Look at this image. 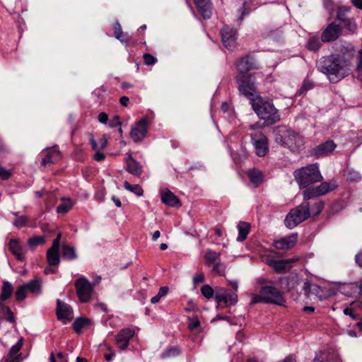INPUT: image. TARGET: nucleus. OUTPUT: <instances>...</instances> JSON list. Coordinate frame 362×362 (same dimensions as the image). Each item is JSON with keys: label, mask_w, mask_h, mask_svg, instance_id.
<instances>
[{"label": "nucleus", "mask_w": 362, "mask_h": 362, "mask_svg": "<svg viewBox=\"0 0 362 362\" xmlns=\"http://www.w3.org/2000/svg\"><path fill=\"white\" fill-rule=\"evenodd\" d=\"M317 69L326 74L332 83L341 81L349 71L346 61L338 54H332L322 58L317 63Z\"/></svg>", "instance_id": "obj_1"}, {"label": "nucleus", "mask_w": 362, "mask_h": 362, "mask_svg": "<svg viewBox=\"0 0 362 362\" xmlns=\"http://www.w3.org/2000/svg\"><path fill=\"white\" fill-rule=\"evenodd\" d=\"M251 104L258 117L264 121V126H272L280 121L279 111L276 108L272 100L259 98L257 101L252 100Z\"/></svg>", "instance_id": "obj_2"}, {"label": "nucleus", "mask_w": 362, "mask_h": 362, "mask_svg": "<svg viewBox=\"0 0 362 362\" xmlns=\"http://www.w3.org/2000/svg\"><path fill=\"white\" fill-rule=\"evenodd\" d=\"M274 132L276 142L292 151L299 150L303 145L300 135L286 126L277 127Z\"/></svg>", "instance_id": "obj_3"}, {"label": "nucleus", "mask_w": 362, "mask_h": 362, "mask_svg": "<svg viewBox=\"0 0 362 362\" xmlns=\"http://www.w3.org/2000/svg\"><path fill=\"white\" fill-rule=\"evenodd\" d=\"M293 175L300 188H309L310 185L320 182L322 176L317 163L308 165L294 171Z\"/></svg>", "instance_id": "obj_4"}, {"label": "nucleus", "mask_w": 362, "mask_h": 362, "mask_svg": "<svg viewBox=\"0 0 362 362\" xmlns=\"http://www.w3.org/2000/svg\"><path fill=\"white\" fill-rule=\"evenodd\" d=\"M310 217V202L308 200H305V198L303 197V203L291 209L286 215L284 220V224L288 228L292 229Z\"/></svg>", "instance_id": "obj_5"}, {"label": "nucleus", "mask_w": 362, "mask_h": 362, "mask_svg": "<svg viewBox=\"0 0 362 362\" xmlns=\"http://www.w3.org/2000/svg\"><path fill=\"white\" fill-rule=\"evenodd\" d=\"M235 81L240 93L251 101L257 93V83L255 74H237Z\"/></svg>", "instance_id": "obj_6"}, {"label": "nucleus", "mask_w": 362, "mask_h": 362, "mask_svg": "<svg viewBox=\"0 0 362 362\" xmlns=\"http://www.w3.org/2000/svg\"><path fill=\"white\" fill-rule=\"evenodd\" d=\"M74 286L77 296L81 303H87L90 300L94 286L87 278L82 276L75 281Z\"/></svg>", "instance_id": "obj_7"}, {"label": "nucleus", "mask_w": 362, "mask_h": 362, "mask_svg": "<svg viewBox=\"0 0 362 362\" xmlns=\"http://www.w3.org/2000/svg\"><path fill=\"white\" fill-rule=\"evenodd\" d=\"M352 8L350 6H339L336 11V20L343 24L344 28L351 33H354L357 28L356 23L353 17H350Z\"/></svg>", "instance_id": "obj_8"}, {"label": "nucleus", "mask_w": 362, "mask_h": 362, "mask_svg": "<svg viewBox=\"0 0 362 362\" xmlns=\"http://www.w3.org/2000/svg\"><path fill=\"white\" fill-rule=\"evenodd\" d=\"M237 74H251L253 70L260 69V64L255 56L247 54L239 58L235 63Z\"/></svg>", "instance_id": "obj_9"}, {"label": "nucleus", "mask_w": 362, "mask_h": 362, "mask_svg": "<svg viewBox=\"0 0 362 362\" xmlns=\"http://www.w3.org/2000/svg\"><path fill=\"white\" fill-rule=\"evenodd\" d=\"M259 292L270 300V301H266V303L282 305L285 303L284 293L273 285L260 287Z\"/></svg>", "instance_id": "obj_10"}, {"label": "nucleus", "mask_w": 362, "mask_h": 362, "mask_svg": "<svg viewBox=\"0 0 362 362\" xmlns=\"http://www.w3.org/2000/svg\"><path fill=\"white\" fill-rule=\"evenodd\" d=\"M223 45L229 50H233L237 46V30L228 25H225L221 30Z\"/></svg>", "instance_id": "obj_11"}, {"label": "nucleus", "mask_w": 362, "mask_h": 362, "mask_svg": "<svg viewBox=\"0 0 362 362\" xmlns=\"http://www.w3.org/2000/svg\"><path fill=\"white\" fill-rule=\"evenodd\" d=\"M337 185L335 183L327 182H322L317 187H309L303 191V197L305 200H310L323 195L336 189Z\"/></svg>", "instance_id": "obj_12"}, {"label": "nucleus", "mask_w": 362, "mask_h": 362, "mask_svg": "<svg viewBox=\"0 0 362 362\" xmlns=\"http://www.w3.org/2000/svg\"><path fill=\"white\" fill-rule=\"evenodd\" d=\"M148 119L146 117H142L137 121L135 125L132 128L130 132V137L136 143L142 141L147 135V126Z\"/></svg>", "instance_id": "obj_13"}, {"label": "nucleus", "mask_w": 362, "mask_h": 362, "mask_svg": "<svg viewBox=\"0 0 362 362\" xmlns=\"http://www.w3.org/2000/svg\"><path fill=\"white\" fill-rule=\"evenodd\" d=\"M251 139L255 153L259 157L264 156L269 151L267 136L261 132H257L251 134Z\"/></svg>", "instance_id": "obj_14"}, {"label": "nucleus", "mask_w": 362, "mask_h": 362, "mask_svg": "<svg viewBox=\"0 0 362 362\" xmlns=\"http://www.w3.org/2000/svg\"><path fill=\"white\" fill-rule=\"evenodd\" d=\"M336 147L334 141L328 140L313 148L310 151V155L315 158L324 157L330 154Z\"/></svg>", "instance_id": "obj_15"}, {"label": "nucleus", "mask_w": 362, "mask_h": 362, "mask_svg": "<svg viewBox=\"0 0 362 362\" xmlns=\"http://www.w3.org/2000/svg\"><path fill=\"white\" fill-rule=\"evenodd\" d=\"M342 28L332 22L325 28L321 35V41L329 42L336 40L341 33Z\"/></svg>", "instance_id": "obj_16"}, {"label": "nucleus", "mask_w": 362, "mask_h": 362, "mask_svg": "<svg viewBox=\"0 0 362 362\" xmlns=\"http://www.w3.org/2000/svg\"><path fill=\"white\" fill-rule=\"evenodd\" d=\"M134 331L131 328L121 329L116 336V344L121 350L127 349L130 339L134 337Z\"/></svg>", "instance_id": "obj_17"}, {"label": "nucleus", "mask_w": 362, "mask_h": 362, "mask_svg": "<svg viewBox=\"0 0 362 362\" xmlns=\"http://www.w3.org/2000/svg\"><path fill=\"white\" fill-rule=\"evenodd\" d=\"M56 315L59 320H64L66 323L67 321H70L72 319L73 310L69 305L57 299Z\"/></svg>", "instance_id": "obj_18"}, {"label": "nucleus", "mask_w": 362, "mask_h": 362, "mask_svg": "<svg viewBox=\"0 0 362 362\" xmlns=\"http://www.w3.org/2000/svg\"><path fill=\"white\" fill-rule=\"evenodd\" d=\"M298 240V234L293 233L275 240L273 246L277 250H289L294 247Z\"/></svg>", "instance_id": "obj_19"}, {"label": "nucleus", "mask_w": 362, "mask_h": 362, "mask_svg": "<svg viewBox=\"0 0 362 362\" xmlns=\"http://www.w3.org/2000/svg\"><path fill=\"white\" fill-rule=\"evenodd\" d=\"M195 6L200 16L205 20L209 19L212 15V4L210 0H194Z\"/></svg>", "instance_id": "obj_20"}, {"label": "nucleus", "mask_w": 362, "mask_h": 362, "mask_svg": "<svg viewBox=\"0 0 362 362\" xmlns=\"http://www.w3.org/2000/svg\"><path fill=\"white\" fill-rule=\"evenodd\" d=\"M161 201L171 207H180L182 205L179 198L168 189L161 192Z\"/></svg>", "instance_id": "obj_21"}, {"label": "nucleus", "mask_w": 362, "mask_h": 362, "mask_svg": "<svg viewBox=\"0 0 362 362\" xmlns=\"http://www.w3.org/2000/svg\"><path fill=\"white\" fill-rule=\"evenodd\" d=\"M8 248L11 252L19 261H24L25 256L23 252V248L17 239L11 238L8 243Z\"/></svg>", "instance_id": "obj_22"}, {"label": "nucleus", "mask_w": 362, "mask_h": 362, "mask_svg": "<svg viewBox=\"0 0 362 362\" xmlns=\"http://www.w3.org/2000/svg\"><path fill=\"white\" fill-rule=\"evenodd\" d=\"M127 170L134 176H140L142 173V166L131 155L127 158Z\"/></svg>", "instance_id": "obj_23"}, {"label": "nucleus", "mask_w": 362, "mask_h": 362, "mask_svg": "<svg viewBox=\"0 0 362 362\" xmlns=\"http://www.w3.org/2000/svg\"><path fill=\"white\" fill-rule=\"evenodd\" d=\"M228 289L222 287H216L214 289V298L218 306L221 308L227 307V292Z\"/></svg>", "instance_id": "obj_24"}, {"label": "nucleus", "mask_w": 362, "mask_h": 362, "mask_svg": "<svg viewBox=\"0 0 362 362\" xmlns=\"http://www.w3.org/2000/svg\"><path fill=\"white\" fill-rule=\"evenodd\" d=\"M338 360V356L330 351H318L315 353L313 362H334Z\"/></svg>", "instance_id": "obj_25"}, {"label": "nucleus", "mask_w": 362, "mask_h": 362, "mask_svg": "<svg viewBox=\"0 0 362 362\" xmlns=\"http://www.w3.org/2000/svg\"><path fill=\"white\" fill-rule=\"evenodd\" d=\"M92 325V321L86 317H77L72 324L73 329L77 333L81 334L82 329L88 327Z\"/></svg>", "instance_id": "obj_26"}, {"label": "nucleus", "mask_w": 362, "mask_h": 362, "mask_svg": "<svg viewBox=\"0 0 362 362\" xmlns=\"http://www.w3.org/2000/svg\"><path fill=\"white\" fill-rule=\"evenodd\" d=\"M23 344V338L20 339L14 345H13L8 352V356L11 360L7 359L6 362H19L20 355L17 356Z\"/></svg>", "instance_id": "obj_27"}, {"label": "nucleus", "mask_w": 362, "mask_h": 362, "mask_svg": "<svg viewBox=\"0 0 362 362\" xmlns=\"http://www.w3.org/2000/svg\"><path fill=\"white\" fill-rule=\"evenodd\" d=\"M62 255L63 259L68 261L74 260L78 258L75 248L68 244L62 245Z\"/></svg>", "instance_id": "obj_28"}, {"label": "nucleus", "mask_w": 362, "mask_h": 362, "mask_svg": "<svg viewBox=\"0 0 362 362\" xmlns=\"http://www.w3.org/2000/svg\"><path fill=\"white\" fill-rule=\"evenodd\" d=\"M320 286L315 284H312L308 281L303 284V294L308 298H310L313 295L317 296L320 293Z\"/></svg>", "instance_id": "obj_29"}, {"label": "nucleus", "mask_w": 362, "mask_h": 362, "mask_svg": "<svg viewBox=\"0 0 362 362\" xmlns=\"http://www.w3.org/2000/svg\"><path fill=\"white\" fill-rule=\"evenodd\" d=\"M250 224L245 222L240 221L238 225V236L237 238V241L243 242L244 241L250 231Z\"/></svg>", "instance_id": "obj_30"}, {"label": "nucleus", "mask_w": 362, "mask_h": 362, "mask_svg": "<svg viewBox=\"0 0 362 362\" xmlns=\"http://www.w3.org/2000/svg\"><path fill=\"white\" fill-rule=\"evenodd\" d=\"M114 36L123 44H127L129 41V36L127 34H124L122 26L118 21L114 24Z\"/></svg>", "instance_id": "obj_31"}, {"label": "nucleus", "mask_w": 362, "mask_h": 362, "mask_svg": "<svg viewBox=\"0 0 362 362\" xmlns=\"http://www.w3.org/2000/svg\"><path fill=\"white\" fill-rule=\"evenodd\" d=\"M250 181L255 186L259 185L264 179L263 173L257 168H253L248 172Z\"/></svg>", "instance_id": "obj_32"}, {"label": "nucleus", "mask_w": 362, "mask_h": 362, "mask_svg": "<svg viewBox=\"0 0 362 362\" xmlns=\"http://www.w3.org/2000/svg\"><path fill=\"white\" fill-rule=\"evenodd\" d=\"M220 256V252H214L210 249L206 250L204 256L206 265L210 267L212 264L218 262Z\"/></svg>", "instance_id": "obj_33"}, {"label": "nucleus", "mask_w": 362, "mask_h": 362, "mask_svg": "<svg viewBox=\"0 0 362 362\" xmlns=\"http://www.w3.org/2000/svg\"><path fill=\"white\" fill-rule=\"evenodd\" d=\"M13 285L8 281H4L1 287V297L2 300H7L13 294Z\"/></svg>", "instance_id": "obj_34"}, {"label": "nucleus", "mask_w": 362, "mask_h": 362, "mask_svg": "<svg viewBox=\"0 0 362 362\" xmlns=\"http://www.w3.org/2000/svg\"><path fill=\"white\" fill-rule=\"evenodd\" d=\"M47 260L49 265L52 267L58 266L60 262V256L59 251L47 250Z\"/></svg>", "instance_id": "obj_35"}, {"label": "nucleus", "mask_w": 362, "mask_h": 362, "mask_svg": "<svg viewBox=\"0 0 362 362\" xmlns=\"http://www.w3.org/2000/svg\"><path fill=\"white\" fill-rule=\"evenodd\" d=\"M321 40H320L317 36H313L310 37L308 40L306 47L310 51L316 52L322 46Z\"/></svg>", "instance_id": "obj_36"}, {"label": "nucleus", "mask_w": 362, "mask_h": 362, "mask_svg": "<svg viewBox=\"0 0 362 362\" xmlns=\"http://www.w3.org/2000/svg\"><path fill=\"white\" fill-rule=\"evenodd\" d=\"M27 291H30L33 293H39L41 291V281L40 279H35L31 280L27 284H24Z\"/></svg>", "instance_id": "obj_37"}, {"label": "nucleus", "mask_w": 362, "mask_h": 362, "mask_svg": "<svg viewBox=\"0 0 362 362\" xmlns=\"http://www.w3.org/2000/svg\"><path fill=\"white\" fill-rule=\"evenodd\" d=\"M313 199L314 202H310V214H313L314 216H318L324 208V202L322 201H317Z\"/></svg>", "instance_id": "obj_38"}, {"label": "nucleus", "mask_w": 362, "mask_h": 362, "mask_svg": "<svg viewBox=\"0 0 362 362\" xmlns=\"http://www.w3.org/2000/svg\"><path fill=\"white\" fill-rule=\"evenodd\" d=\"M45 243V238L44 236L35 235L29 238L28 240V245L31 249H33L39 245H42Z\"/></svg>", "instance_id": "obj_39"}, {"label": "nucleus", "mask_w": 362, "mask_h": 362, "mask_svg": "<svg viewBox=\"0 0 362 362\" xmlns=\"http://www.w3.org/2000/svg\"><path fill=\"white\" fill-rule=\"evenodd\" d=\"M124 187L126 189H127V190L134 193L137 196H141L143 194V192H144V191H143L142 188L140 187V185H132V184H130L127 181H125L124 182Z\"/></svg>", "instance_id": "obj_40"}, {"label": "nucleus", "mask_w": 362, "mask_h": 362, "mask_svg": "<svg viewBox=\"0 0 362 362\" xmlns=\"http://www.w3.org/2000/svg\"><path fill=\"white\" fill-rule=\"evenodd\" d=\"M60 152L59 151H49L46 153L45 157L42 158L41 165L42 166H46L47 164L54 163V157L57 156L59 157Z\"/></svg>", "instance_id": "obj_41"}, {"label": "nucleus", "mask_w": 362, "mask_h": 362, "mask_svg": "<svg viewBox=\"0 0 362 362\" xmlns=\"http://www.w3.org/2000/svg\"><path fill=\"white\" fill-rule=\"evenodd\" d=\"M27 292L28 291L24 284L20 286L15 293V297L16 300L19 302L24 300L27 297Z\"/></svg>", "instance_id": "obj_42"}, {"label": "nucleus", "mask_w": 362, "mask_h": 362, "mask_svg": "<svg viewBox=\"0 0 362 362\" xmlns=\"http://www.w3.org/2000/svg\"><path fill=\"white\" fill-rule=\"evenodd\" d=\"M180 349L176 346H171L161 354L162 358H167L170 356H175L180 354Z\"/></svg>", "instance_id": "obj_43"}, {"label": "nucleus", "mask_w": 362, "mask_h": 362, "mask_svg": "<svg viewBox=\"0 0 362 362\" xmlns=\"http://www.w3.org/2000/svg\"><path fill=\"white\" fill-rule=\"evenodd\" d=\"M0 312L4 313L6 315V320L9 322H15V317L13 315V313L12 312L11 309L6 305H2V308L1 309Z\"/></svg>", "instance_id": "obj_44"}, {"label": "nucleus", "mask_w": 362, "mask_h": 362, "mask_svg": "<svg viewBox=\"0 0 362 362\" xmlns=\"http://www.w3.org/2000/svg\"><path fill=\"white\" fill-rule=\"evenodd\" d=\"M201 293L207 299L214 296V289L208 284H205L201 288Z\"/></svg>", "instance_id": "obj_45"}, {"label": "nucleus", "mask_w": 362, "mask_h": 362, "mask_svg": "<svg viewBox=\"0 0 362 362\" xmlns=\"http://www.w3.org/2000/svg\"><path fill=\"white\" fill-rule=\"evenodd\" d=\"M226 266L221 262L214 264L212 271L219 276H225Z\"/></svg>", "instance_id": "obj_46"}, {"label": "nucleus", "mask_w": 362, "mask_h": 362, "mask_svg": "<svg viewBox=\"0 0 362 362\" xmlns=\"http://www.w3.org/2000/svg\"><path fill=\"white\" fill-rule=\"evenodd\" d=\"M362 175L358 171L349 170L347 174V180L350 182H358L361 180Z\"/></svg>", "instance_id": "obj_47"}, {"label": "nucleus", "mask_w": 362, "mask_h": 362, "mask_svg": "<svg viewBox=\"0 0 362 362\" xmlns=\"http://www.w3.org/2000/svg\"><path fill=\"white\" fill-rule=\"evenodd\" d=\"M272 267L277 272H281L286 269L287 267V262L284 260H274L272 261Z\"/></svg>", "instance_id": "obj_48"}, {"label": "nucleus", "mask_w": 362, "mask_h": 362, "mask_svg": "<svg viewBox=\"0 0 362 362\" xmlns=\"http://www.w3.org/2000/svg\"><path fill=\"white\" fill-rule=\"evenodd\" d=\"M72 208L71 200L69 199L68 202L60 204L57 207V212L59 214H66Z\"/></svg>", "instance_id": "obj_49"}, {"label": "nucleus", "mask_w": 362, "mask_h": 362, "mask_svg": "<svg viewBox=\"0 0 362 362\" xmlns=\"http://www.w3.org/2000/svg\"><path fill=\"white\" fill-rule=\"evenodd\" d=\"M313 88V82L310 81H304L300 88L297 91L298 95H301L306 93L308 90H310Z\"/></svg>", "instance_id": "obj_50"}, {"label": "nucleus", "mask_w": 362, "mask_h": 362, "mask_svg": "<svg viewBox=\"0 0 362 362\" xmlns=\"http://www.w3.org/2000/svg\"><path fill=\"white\" fill-rule=\"evenodd\" d=\"M344 313L346 315H349L354 320L360 319L361 314L356 312V310L354 309L353 307H347L344 310Z\"/></svg>", "instance_id": "obj_51"}, {"label": "nucleus", "mask_w": 362, "mask_h": 362, "mask_svg": "<svg viewBox=\"0 0 362 362\" xmlns=\"http://www.w3.org/2000/svg\"><path fill=\"white\" fill-rule=\"evenodd\" d=\"M266 301H270L267 298L263 296V295L253 294L252 297V300L250 301V305H255L259 303H266Z\"/></svg>", "instance_id": "obj_52"}, {"label": "nucleus", "mask_w": 362, "mask_h": 362, "mask_svg": "<svg viewBox=\"0 0 362 362\" xmlns=\"http://www.w3.org/2000/svg\"><path fill=\"white\" fill-rule=\"evenodd\" d=\"M188 320L189 324L187 327L190 331H194L200 327V322L197 317L194 318L188 317Z\"/></svg>", "instance_id": "obj_53"}, {"label": "nucleus", "mask_w": 362, "mask_h": 362, "mask_svg": "<svg viewBox=\"0 0 362 362\" xmlns=\"http://www.w3.org/2000/svg\"><path fill=\"white\" fill-rule=\"evenodd\" d=\"M143 59L144 64L146 65H153L157 62V59L149 53H145Z\"/></svg>", "instance_id": "obj_54"}, {"label": "nucleus", "mask_w": 362, "mask_h": 362, "mask_svg": "<svg viewBox=\"0 0 362 362\" xmlns=\"http://www.w3.org/2000/svg\"><path fill=\"white\" fill-rule=\"evenodd\" d=\"M228 303L232 305L238 303V295L235 292H232L229 290L227 292V304Z\"/></svg>", "instance_id": "obj_55"}, {"label": "nucleus", "mask_w": 362, "mask_h": 362, "mask_svg": "<svg viewBox=\"0 0 362 362\" xmlns=\"http://www.w3.org/2000/svg\"><path fill=\"white\" fill-rule=\"evenodd\" d=\"M62 234L58 233L55 239L52 242V245L49 250H59V246H60V241H61Z\"/></svg>", "instance_id": "obj_56"}, {"label": "nucleus", "mask_w": 362, "mask_h": 362, "mask_svg": "<svg viewBox=\"0 0 362 362\" xmlns=\"http://www.w3.org/2000/svg\"><path fill=\"white\" fill-rule=\"evenodd\" d=\"M27 222V217L22 216L18 217L13 222V224L18 228H22L25 226Z\"/></svg>", "instance_id": "obj_57"}, {"label": "nucleus", "mask_w": 362, "mask_h": 362, "mask_svg": "<svg viewBox=\"0 0 362 362\" xmlns=\"http://www.w3.org/2000/svg\"><path fill=\"white\" fill-rule=\"evenodd\" d=\"M257 284L260 287H263L265 286H271V285H272L273 282L272 281V280H270L269 279L260 277L257 279Z\"/></svg>", "instance_id": "obj_58"}, {"label": "nucleus", "mask_w": 362, "mask_h": 362, "mask_svg": "<svg viewBox=\"0 0 362 362\" xmlns=\"http://www.w3.org/2000/svg\"><path fill=\"white\" fill-rule=\"evenodd\" d=\"M11 172L6 170L4 167L0 165V178L4 180H7L11 177Z\"/></svg>", "instance_id": "obj_59"}, {"label": "nucleus", "mask_w": 362, "mask_h": 362, "mask_svg": "<svg viewBox=\"0 0 362 362\" xmlns=\"http://www.w3.org/2000/svg\"><path fill=\"white\" fill-rule=\"evenodd\" d=\"M350 286L352 288H356V292H357L358 294H362V279H361L358 281L351 283Z\"/></svg>", "instance_id": "obj_60"}, {"label": "nucleus", "mask_w": 362, "mask_h": 362, "mask_svg": "<svg viewBox=\"0 0 362 362\" xmlns=\"http://www.w3.org/2000/svg\"><path fill=\"white\" fill-rule=\"evenodd\" d=\"M109 126L112 128L122 126L119 117L118 115H115L113 118L110 121Z\"/></svg>", "instance_id": "obj_61"}, {"label": "nucleus", "mask_w": 362, "mask_h": 362, "mask_svg": "<svg viewBox=\"0 0 362 362\" xmlns=\"http://www.w3.org/2000/svg\"><path fill=\"white\" fill-rule=\"evenodd\" d=\"M98 121L100 123L106 124L108 121V115L105 112H100L98 117Z\"/></svg>", "instance_id": "obj_62"}, {"label": "nucleus", "mask_w": 362, "mask_h": 362, "mask_svg": "<svg viewBox=\"0 0 362 362\" xmlns=\"http://www.w3.org/2000/svg\"><path fill=\"white\" fill-rule=\"evenodd\" d=\"M93 158L95 160H96L98 162H100V161H103V160H105V155L103 152L97 151L95 153V154L94 155Z\"/></svg>", "instance_id": "obj_63"}, {"label": "nucleus", "mask_w": 362, "mask_h": 362, "mask_svg": "<svg viewBox=\"0 0 362 362\" xmlns=\"http://www.w3.org/2000/svg\"><path fill=\"white\" fill-rule=\"evenodd\" d=\"M357 70L362 72V49L358 52V63L357 64Z\"/></svg>", "instance_id": "obj_64"}]
</instances>
